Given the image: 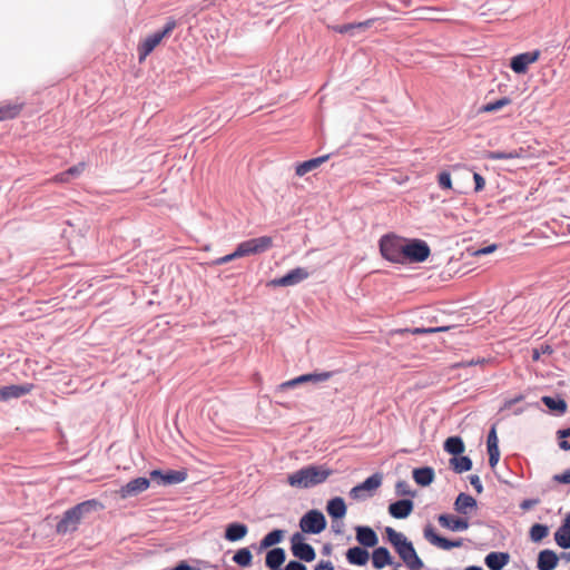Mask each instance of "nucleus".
<instances>
[{
    "label": "nucleus",
    "mask_w": 570,
    "mask_h": 570,
    "mask_svg": "<svg viewBox=\"0 0 570 570\" xmlns=\"http://www.w3.org/2000/svg\"><path fill=\"white\" fill-rule=\"evenodd\" d=\"M333 471L326 465L309 464L288 474L287 483L298 489H309L324 483Z\"/></svg>",
    "instance_id": "obj_1"
},
{
    "label": "nucleus",
    "mask_w": 570,
    "mask_h": 570,
    "mask_svg": "<svg viewBox=\"0 0 570 570\" xmlns=\"http://www.w3.org/2000/svg\"><path fill=\"white\" fill-rule=\"evenodd\" d=\"M98 507H100V503L97 500L91 499L68 509L63 512L60 521L57 523V532L59 534H66L76 531L81 519L86 514L97 510Z\"/></svg>",
    "instance_id": "obj_2"
},
{
    "label": "nucleus",
    "mask_w": 570,
    "mask_h": 570,
    "mask_svg": "<svg viewBox=\"0 0 570 570\" xmlns=\"http://www.w3.org/2000/svg\"><path fill=\"white\" fill-rule=\"evenodd\" d=\"M404 240L394 235H384L380 239V252L382 256L396 264H404Z\"/></svg>",
    "instance_id": "obj_3"
},
{
    "label": "nucleus",
    "mask_w": 570,
    "mask_h": 570,
    "mask_svg": "<svg viewBox=\"0 0 570 570\" xmlns=\"http://www.w3.org/2000/svg\"><path fill=\"white\" fill-rule=\"evenodd\" d=\"M176 28V20L168 19L165 23L164 28L159 31H156L148 37L139 45L138 52L139 59H145L153 50L161 42V40L170 35L173 30Z\"/></svg>",
    "instance_id": "obj_4"
},
{
    "label": "nucleus",
    "mask_w": 570,
    "mask_h": 570,
    "mask_svg": "<svg viewBox=\"0 0 570 570\" xmlns=\"http://www.w3.org/2000/svg\"><path fill=\"white\" fill-rule=\"evenodd\" d=\"M431 249L425 240L410 239L404 240V264L406 263H422L428 259Z\"/></svg>",
    "instance_id": "obj_5"
},
{
    "label": "nucleus",
    "mask_w": 570,
    "mask_h": 570,
    "mask_svg": "<svg viewBox=\"0 0 570 570\" xmlns=\"http://www.w3.org/2000/svg\"><path fill=\"white\" fill-rule=\"evenodd\" d=\"M273 245V238L271 236H261L242 242L237 245L235 253L238 258L262 254L268 250Z\"/></svg>",
    "instance_id": "obj_6"
},
{
    "label": "nucleus",
    "mask_w": 570,
    "mask_h": 570,
    "mask_svg": "<svg viewBox=\"0 0 570 570\" xmlns=\"http://www.w3.org/2000/svg\"><path fill=\"white\" fill-rule=\"evenodd\" d=\"M299 528L304 533L318 534L326 528L325 515L320 510H309L301 518Z\"/></svg>",
    "instance_id": "obj_7"
},
{
    "label": "nucleus",
    "mask_w": 570,
    "mask_h": 570,
    "mask_svg": "<svg viewBox=\"0 0 570 570\" xmlns=\"http://www.w3.org/2000/svg\"><path fill=\"white\" fill-rule=\"evenodd\" d=\"M444 450L452 454L449 464L455 473L463 472V440L461 436L448 438L444 442Z\"/></svg>",
    "instance_id": "obj_8"
},
{
    "label": "nucleus",
    "mask_w": 570,
    "mask_h": 570,
    "mask_svg": "<svg viewBox=\"0 0 570 570\" xmlns=\"http://www.w3.org/2000/svg\"><path fill=\"white\" fill-rule=\"evenodd\" d=\"M291 551L294 557L305 562H312L316 558L314 548L305 542V538L301 532H296L292 535Z\"/></svg>",
    "instance_id": "obj_9"
},
{
    "label": "nucleus",
    "mask_w": 570,
    "mask_h": 570,
    "mask_svg": "<svg viewBox=\"0 0 570 570\" xmlns=\"http://www.w3.org/2000/svg\"><path fill=\"white\" fill-rule=\"evenodd\" d=\"M309 272L304 267H296L279 278L272 279L268 285L273 287L295 286L307 279Z\"/></svg>",
    "instance_id": "obj_10"
},
{
    "label": "nucleus",
    "mask_w": 570,
    "mask_h": 570,
    "mask_svg": "<svg viewBox=\"0 0 570 570\" xmlns=\"http://www.w3.org/2000/svg\"><path fill=\"white\" fill-rule=\"evenodd\" d=\"M540 57L539 50L518 53L510 59V68L517 75H523L528 71L529 66L535 62Z\"/></svg>",
    "instance_id": "obj_11"
},
{
    "label": "nucleus",
    "mask_w": 570,
    "mask_h": 570,
    "mask_svg": "<svg viewBox=\"0 0 570 570\" xmlns=\"http://www.w3.org/2000/svg\"><path fill=\"white\" fill-rule=\"evenodd\" d=\"M333 374H334V372H318V373L315 372V373L303 374L295 379H292L289 381L282 383L279 385V389L287 390V389L295 387L303 383H313V384L322 383V382L330 380L333 376Z\"/></svg>",
    "instance_id": "obj_12"
},
{
    "label": "nucleus",
    "mask_w": 570,
    "mask_h": 570,
    "mask_svg": "<svg viewBox=\"0 0 570 570\" xmlns=\"http://www.w3.org/2000/svg\"><path fill=\"white\" fill-rule=\"evenodd\" d=\"M424 538L433 546L441 548L443 550H450L452 548H460L463 546V539L458 540H449L444 537L439 535L435 532V529L428 524L423 530Z\"/></svg>",
    "instance_id": "obj_13"
},
{
    "label": "nucleus",
    "mask_w": 570,
    "mask_h": 570,
    "mask_svg": "<svg viewBox=\"0 0 570 570\" xmlns=\"http://www.w3.org/2000/svg\"><path fill=\"white\" fill-rule=\"evenodd\" d=\"M498 248L497 244H489L487 246H474V245H465V274L472 272L474 268L472 267L473 262L468 259L471 258H479L484 255H489L493 252H495Z\"/></svg>",
    "instance_id": "obj_14"
},
{
    "label": "nucleus",
    "mask_w": 570,
    "mask_h": 570,
    "mask_svg": "<svg viewBox=\"0 0 570 570\" xmlns=\"http://www.w3.org/2000/svg\"><path fill=\"white\" fill-rule=\"evenodd\" d=\"M149 479L142 476L136 478L134 480H130L125 485H122L119 490V494L122 499L135 497L146 491L149 488Z\"/></svg>",
    "instance_id": "obj_15"
},
{
    "label": "nucleus",
    "mask_w": 570,
    "mask_h": 570,
    "mask_svg": "<svg viewBox=\"0 0 570 570\" xmlns=\"http://www.w3.org/2000/svg\"><path fill=\"white\" fill-rule=\"evenodd\" d=\"M33 385L30 383L26 384H11L0 389V402H7L12 399H19L31 392Z\"/></svg>",
    "instance_id": "obj_16"
},
{
    "label": "nucleus",
    "mask_w": 570,
    "mask_h": 570,
    "mask_svg": "<svg viewBox=\"0 0 570 570\" xmlns=\"http://www.w3.org/2000/svg\"><path fill=\"white\" fill-rule=\"evenodd\" d=\"M356 541L364 548H373L379 542L376 532L368 525L355 527Z\"/></svg>",
    "instance_id": "obj_17"
},
{
    "label": "nucleus",
    "mask_w": 570,
    "mask_h": 570,
    "mask_svg": "<svg viewBox=\"0 0 570 570\" xmlns=\"http://www.w3.org/2000/svg\"><path fill=\"white\" fill-rule=\"evenodd\" d=\"M414 504L410 499H401L389 505V513L395 519H405L413 511Z\"/></svg>",
    "instance_id": "obj_18"
},
{
    "label": "nucleus",
    "mask_w": 570,
    "mask_h": 570,
    "mask_svg": "<svg viewBox=\"0 0 570 570\" xmlns=\"http://www.w3.org/2000/svg\"><path fill=\"white\" fill-rule=\"evenodd\" d=\"M559 557L551 549L541 550L538 554V570H554L558 566Z\"/></svg>",
    "instance_id": "obj_19"
},
{
    "label": "nucleus",
    "mask_w": 570,
    "mask_h": 570,
    "mask_svg": "<svg viewBox=\"0 0 570 570\" xmlns=\"http://www.w3.org/2000/svg\"><path fill=\"white\" fill-rule=\"evenodd\" d=\"M374 19H368L362 22H351L340 26H334L333 30L342 33V35H350V36H356L360 32L365 31L367 28H370L374 23Z\"/></svg>",
    "instance_id": "obj_20"
},
{
    "label": "nucleus",
    "mask_w": 570,
    "mask_h": 570,
    "mask_svg": "<svg viewBox=\"0 0 570 570\" xmlns=\"http://www.w3.org/2000/svg\"><path fill=\"white\" fill-rule=\"evenodd\" d=\"M509 561L510 554L501 551H492L484 559V563L490 570H502Z\"/></svg>",
    "instance_id": "obj_21"
},
{
    "label": "nucleus",
    "mask_w": 570,
    "mask_h": 570,
    "mask_svg": "<svg viewBox=\"0 0 570 570\" xmlns=\"http://www.w3.org/2000/svg\"><path fill=\"white\" fill-rule=\"evenodd\" d=\"M248 533V527L242 522L228 523L225 528L224 538L227 541L236 542L242 540Z\"/></svg>",
    "instance_id": "obj_22"
},
{
    "label": "nucleus",
    "mask_w": 570,
    "mask_h": 570,
    "mask_svg": "<svg viewBox=\"0 0 570 570\" xmlns=\"http://www.w3.org/2000/svg\"><path fill=\"white\" fill-rule=\"evenodd\" d=\"M372 564L375 569H383L394 564L393 558L385 547H377L372 552Z\"/></svg>",
    "instance_id": "obj_23"
},
{
    "label": "nucleus",
    "mask_w": 570,
    "mask_h": 570,
    "mask_svg": "<svg viewBox=\"0 0 570 570\" xmlns=\"http://www.w3.org/2000/svg\"><path fill=\"white\" fill-rule=\"evenodd\" d=\"M326 511L333 520H341L346 514V504L343 498L334 497L327 501Z\"/></svg>",
    "instance_id": "obj_24"
},
{
    "label": "nucleus",
    "mask_w": 570,
    "mask_h": 570,
    "mask_svg": "<svg viewBox=\"0 0 570 570\" xmlns=\"http://www.w3.org/2000/svg\"><path fill=\"white\" fill-rule=\"evenodd\" d=\"M286 560V552L283 548H273L266 553L265 564L271 570L281 569Z\"/></svg>",
    "instance_id": "obj_25"
},
{
    "label": "nucleus",
    "mask_w": 570,
    "mask_h": 570,
    "mask_svg": "<svg viewBox=\"0 0 570 570\" xmlns=\"http://www.w3.org/2000/svg\"><path fill=\"white\" fill-rule=\"evenodd\" d=\"M541 402L550 412L557 415H563L568 409L567 402L560 396L543 395Z\"/></svg>",
    "instance_id": "obj_26"
},
{
    "label": "nucleus",
    "mask_w": 570,
    "mask_h": 570,
    "mask_svg": "<svg viewBox=\"0 0 570 570\" xmlns=\"http://www.w3.org/2000/svg\"><path fill=\"white\" fill-rule=\"evenodd\" d=\"M368 558V551L362 547H352L346 551L347 562L354 566H365Z\"/></svg>",
    "instance_id": "obj_27"
},
{
    "label": "nucleus",
    "mask_w": 570,
    "mask_h": 570,
    "mask_svg": "<svg viewBox=\"0 0 570 570\" xmlns=\"http://www.w3.org/2000/svg\"><path fill=\"white\" fill-rule=\"evenodd\" d=\"M330 158V155H323L316 158H312L308 160H305L296 166L295 173L297 176L302 177L305 174L316 169L322 164H324Z\"/></svg>",
    "instance_id": "obj_28"
},
{
    "label": "nucleus",
    "mask_w": 570,
    "mask_h": 570,
    "mask_svg": "<svg viewBox=\"0 0 570 570\" xmlns=\"http://www.w3.org/2000/svg\"><path fill=\"white\" fill-rule=\"evenodd\" d=\"M412 476L416 484L428 487L434 480V470L430 466L416 468L413 470Z\"/></svg>",
    "instance_id": "obj_29"
},
{
    "label": "nucleus",
    "mask_w": 570,
    "mask_h": 570,
    "mask_svg": "<svg viewBox=\"0 0 570 570\" xmlns=\"http://www.w3.org/2000/svg\"><path fill=\"white\" fill-rule=\"evenodd\" d=\"M438 521L441 524V527L446 528L449 530H463V518L461 517L443 513L438 517Z\"/></svg>",
    "instance_id": "obj_30"
},
{
    "label": "nucleus",
    "mask_w": 570,
    "mask_h": 570,
    "mask_svg": "<svg viewBox=\"0 0 570 570\" xmlns=\"http://www.w3.org/2000/svg\"><path fill=\"white\" fill-rule=\"evenodd\" d=\"M385 533L387 540L394 547L396 552H399V550H401L405 544L410 542L403 533L395 531L391 527L385 528Z\"/></svg>",
    "instance_id": "obj_31"
},
{
    "label": "nucleus",
    "mask_w": 570,
    "mask_h": 570,
    "mask_svg": "<svg viewBox=\"0 0 570 570\" xmlns=\"http://www.w3.org/2000/svg\"><path fill=\"white\" fill-rule=\"evenodd\" d=\"M187 479V472L184 470H169L165 472L161 484L171 485L184 482Z\"/></svg>",
    "instance_id": "obj_32"
},
{
    "label": "nucleus",
    "mask_w": 570,
    "mask_h": 570,
    "mask_svg": "<svg viewBox=\"0 0 570 570\" xmlns=\"http://www.w3.org/2000/svg\"><path fill=\"white\" fill-rule=\"evenodd\" d=\"M511 104V99L509 97H501L494 101H491V102H488V104H484L482 106H480L476 110V114H480V112H494V111H498L500 109H502L503 107L508 106Z\"/></svg>",
    "instance_id": "obj_33"
},
{
    "label": "nucleus",
    "mask_w": 570,
    "mask_h": 570,
    "mask_svg": "<svg viewBox=\"0 0 570 570\" xmlns=\"http://www.w3.org/2000/svg\"><path fill=\"white\" fill-rule=\"evenodd\" d=\"M285 531L281 529H275L271 532H268L262 540H261V549H267L269 547H273L277 543H279L284 538Z\"/></svg>",
    "instance_id": "obj_34"
},
{
    "label": "nucleus",
    "mask_w": 570,
    "mask_h": 570,
    "mask_svg": "<svg viewBox=\"0 0 570 570\" xmlns=\"http://www.w3.org/2000/svg\"><path fill=\"white\" fill-rule=\"evenodd\" d=\"M549 534V527L542 523H534L529 530V537L532 542H541Z\"/></svg>",
    "instance_id": "obj_35"
},
{
    "label": "nucleus",
    "mask_w": 570,
    "mask_h": 570,
    "mask_svg": "<svg viewBox=\"0 0 570 570\" xmlns=\"http://www.w3.org/2000/svg\"><path fill=\"white\" fill-rule=\"evenodd\" d=\"M253 554L248 548L237 550L233 557V561L240 567H249L252 564Z\"/></svg>",
    "instance_id": "obj_36"
},
{
    "label": "nucleus",
    "mask_w": 570,
    "mask_h": 570,
    "mask_svg": "<svg viewBox=\"0 0 570 570\" xmlns=\"http://www.w3.org/2000/svg\"><path fill=\"white\" fill-rule=\"evenodd\" d=\"M554 541L560 548L570 549V530L560 525L554 532Z\"/></svg>",
    "instance_id": "obj_37"
},
{
    "label": "nucleus",
    "mask_w": 570,
    "mask_h": 570,
    "mask_svg": "<svg viewBox=\"0 0 570 570\" xmlns=\"http://www.w3.org/2000/svg\"><path fill=\"white\" fill-rule=\"evenodd\" d=\"M382 474L381 473H374L367 479H365L362 483H360L364 491H367V493H372L382 484Z\"/></svg>",
    "instance_id": "obj_38"
},
{
    "label": "nucleus",
    "mask_w": 570,
    "mask_h": 570,
    "mask_svg": "<svg viewBox=\"0 0 570 570\" xmlns=\"http://www.w3.org/2000/svg\"><path fill=\"white\" fill-rule=\"evenodd\" d=\"M521 150H511V151H501V150H493L490 151L488 155V158L491 160H508V159H514L520 157Z\"/></svg>",
    "instance_id": "obj_39"
},
{
    "label": "nucleus",
    "mask_w": 570,
    "mask_h": 570,
    "mask_svg": "<svg viewBox=\"0 0 570 570\" xmlns=\"http://www.w3.org/2000/svg\"><path fill=\"white\" fill-rule=\"evenodd\" d=\"M402 560L410 570H420L423 567V561L417 556L415 549Z\"/></svg>",
    "instance_id": "obj_40"
},
{
    "label": "nucleus",
    "mask_w": 570,
    "mask_h": 570,
    "mask_svg": "<svg viewBox=\"0 0 570 570\" xmlns=\"http://www.w3.org/2000/svg\"><path fill=\"white\" fill-rule=\"evenodd\" d=\"M558 445L563 451L570 450V428L560 429L557 431Z\"/></svg>",
    "instance_id": "obj_41"
},
{
    "label": "nucleus",
    "mask_w": 570,
    "mask_h": 570,
    "mask_svg": "<svg viewBox=\"0 0 570 570\" xmlns=\"http://www.w3.org/2000/svg\"><path fill=\"white\" fill-rule=\"evenodd\" d=\"M20 111L18 105H4L0 107V121L16 117Z\"/></svg>",
    "instance_id": "obj_42"
},
{
    "label": "nucleus",
    "mask_w": 570,
    "mask_h": 570,
    "mask_svg": "<svg viewBox=\"0 0 570 570\" xmlns=\"http://www.w3.org/2000/svg\"><path fill=\"white\" fill-rule=\"evenodd\" d=\"M395 492L397 495H401V497H405V495L413 497L414 495V492L411 490L409 482L405 480H399L396 482Z\"/></svg>",
    "instance_id": "obj_43"
},
{
    "label": "nucleus",
    "mask_w": 570,
    "mask_h": 570,
    "mask_svg": "<svg viewBox=\"0 0 570 570\" xmlns=\"http://www.w3.org/2000/svg\"><path fill=\"white\" fill-rule=\"evenodd\" d=\"M350 497L354 500H365L366 498L372 497V493H367L361 484H357L351 489Z\"/></svg>",
    "instance_id": "obj_44"
},
{
    "label": "nucleus",
    "mask_w": 570,
    "mask_h": 570,
    "mask_svg": "<svg viewBox=\"0 0 570 570\" xmlns=\"http://www.w3.org/2000/svg\"><path fill=\"white\" fill-rule=\"evenodd\" d=\"M471 173H472V178H473V183H474V186H473L474 193L482 191L485 186L484 177L480 173H478L473 169H471Z\"/></svg>",
    "instance_id": "obj_45"
},
{
    "label": "nucleus",
    "mask_w": 570,
    "mask_h": 570,
    "mask_svg": "<svg viewBox=\"0 0 570 570\" xmlns=\"http://www.w3.org/2000/svg\"><path fill=\"white\" fill-rule=\"evenodd\" d=\"M487 446H488V451L499 450L498 436H497V431H495L494 426H492L491 430L489 431Z\"/></svg>",
    "instance_id": "obj_46"
},
{
    "label": "nucleus",
    "mask_w": 570,
    "mask_h": 570,
    "mask_svg": "<svg viewBox=\"0 0 570 570\" xmlns=\"http://www.w3.org/2000/svg\"><path fill=\"white\" fill-rule=\"evenodd\" d=\"M83 169H85V164L79 163L75 166H71L67 170H65V175L69 176L70 179H72V178L80 176L82 174Z\"/></svg>",
    "instance_id": "obj_47"
},
{
    "label": "nucleus",
    "mask_w": 570,
    "mask_h": 570,
    "mask_svg": "<svg viewBox=\"0 0 570 570\" xmlns=\"http://www.w3.org/2000/svg\"><path fill=\"white\" fill-rule=\"evenodd\" d=\"M439 185L442 189H449L452 186L451 175L448 171L439 174Z\"/></svg>",
    "instance_id": "obj_48"
},
{
    "label": "nucleus",
    "mask_w": 570,
    "mask_h": 570,
    "mask_svg": "<svg viewBox=\"0 0 570 570\" xmlns=\"http://www.w3.org/2000/svg\"><path fill=\"white\" fill-rule=\"evenodd\" d=\"M476 507H478L476 500L472 495L465 494V515L468 514V512L470 510L476 509ZM468 528H469V522H468V518L465 517V530Z\"/></svg>",
    "instance_id": "obj_49"
},
{
    "label": "nucleus",
    "mask_w": 570,
    "mask_h": 570,
    "mask_svg": "<svg viewBox=\"0 0 570 570\" xmlns=\"http://www.w3.org/2000/svg\"><path fill=\"white\" fill-rule=\"evenodd\" d=\"M552 480L560 484H570V468L562 473L554 474Z\"/></svg>",
    "instance_id": "obj_50"
},
{
    "label": "nucleus",
    "mask_w": 570,
    "mask_h": 570,
    "mask_svg": "<svg viewBox=\"0 0 570 570\" xmlns=\"http://www.w3.org/2000/svg\"><path fill=\"white\" fill-rule=\"evenodd\" d=\"M468 479H469L470 484L474 488V490L478 493H481L483 491V485H482V482H481L479 475L471 474L468 476Z\"/></svg>",
    "instance_id": "obj_51"
},
{
    "label": "nucleus",
    "mask_w": 570,
    "mask_h": 570,
    "mask_svg": "<svg viewBox=\"0 0 570 570\" xmlns=\"http://www.w3.org/2000/svg\"><path fill=\"white\" fill-rule=\"evenodd\" d=\"M236 258H238V257L236 256V253L234 250L233 253H230L228 255H225V256H222V257L215 259L213 262V264L216 265V266H219V265L227 264V263H229V262H232V261H234Z\"/></svg>",
    "instance_id": "obj_52"
},
{
    "label": "nucleus",
    "mask_w": 570,
    "mask_h": 570,
    "mask_svg": "<svg viewBox=\"0 0 570 570\" xmlns=\"http://www.w3.org/2000/svg\"><path fill=\"white\" fill-rule=\"evenodd\" d=\"M491 361L489 358H485V357H478V358H472V360H469L466 361L465 360V368L468 366H483L485 364H489Z\"/></svg>",
    "instance_id": "obj_53"
},
{
    "label": "nucleus",
    "mask_w": 570,
    "mask_h": 570,
    "mask_svg": "<svg viewBox=\"0 0 570 570\" xmlns=\"http://www.w3.org/2000/svg\"><path fill=\"white\" fill-rule=\"evenodd\" d=\"M445 327H415L413 330L414 334H423V333H435L440 331H444Z\"/></svg>",
    "instance_id": "obj_54"
},
{
    "label": "nucleus",
    "mask_w": 570,
    "mask_h": 570,
    "mask_svg": "<svg viewBox=\"0 0 570 570\" xmlns=\"http://www.w3.org/2000/svg\"><path fill=\"white\" fill-rule=\"evenodd\" d=\"M285 570H307V568L302 562L292 560L286 564Z\"/></svg>",
    "instance_id": "obj_55"
},
{
    "label": "nucleus",
    "mask_w": 570,
    "mask_h": 570,
    "mask_svg": "<svg viewBox=\"0 0 570 570\" xmlns=\"http://www.w3.org/2000/svg\"><path fill=\"white\" fill-rule=\"evenodd\" d=\"M488 454H489V464L491 468H494L499 462L500 451L499 450L488 451Z\"/></svg>",
    "instance_id": "obj_56"
},
{
    "label": "nucleus",
    "mask_w": 570,
    "mask_h": 570,
    "mask_svg": "<svg viewBox=\"0 0 570 570\" xmlns=\"http://www.w3.org/2000/svg\"><path fill=\"white\" fill-rule=\"evenodd\" d=\"M540 502L539 499H525L520 503V508L522 510H530L532 507L537 505Z\"/></svg>",
    "instance_id": "obj_57"
},
{
    "label": "nucleus",
    "mask_w": 570,
    "mask_h": 570,
    "mask_svg": "<svg viewBox=\"0 0 570 570\" xmlns=\"http://www.w3.org/2000/svg\"><path fill=\"white\" fill-rule=\"evenodd\" d=\"M412 550H414V547H413V543L410 541L401 550H399L397 554L400 556L401 559H403L407 554H410Z\"/></svg>",
    "instance_id": "obj_58"
},
{
    "label": "nucleus",
    "mask_w": 570,
    "mask_h": 570,
    "mask_svg": "<svg viewBox=\"0 0 570 570\" xmlns=\"http://www.w3.org/2000/svg\"><path fill=\"white\" fill-rule=\"evenodd\" d=\"M332 530L336 534H342L344 531V523L343 521L333 520L332 522Z\"/></svg>",
    "instance_id": "obj_59"
},
{
    "label": "nucleus",
    "mask_w": 570,
    "mask_h": 570,
    "mask_svg": "<svg viewBox=\"0 0 570 570\" xmlns=\"http://www.w3.org/2000/svg\"><path fill=\"white\" fill-rule=\"evenodd\" d=\"M454 508L459 513H463V492H460L455 499Z\"/></svg>",
    "instance_id": "obj_60"
},
{
    "label": "nucleus",
    "mask_w": 570,
    "mask_h": 570,
    "mask_svg": "<svg viewBox=\"0 0 570 570\" xmlns=\"http://www.w3.org/2000/svg\"><path fill=\"white\" fill-rule=\"evenodd\" d=\"M314 570H334L331 561H321Z\"/></svg>",
    "instance_id": "obj_61"
},
{
    "label": "nucleus",
    "mask_w": 570,
    "mask_h": 570,
    "mask_svg": "<svg viewBox=\"0 0 570 570\" xmlns=\"http://www.w3.org/2000/svg\"><path fill=\"white\" fill-rule=\"evenodd\" d=\"M522 400H523V395H522V394H520V395H518V396H515V397H513V399H510V400L505 401V403H504V407L509 409V407H511L513 404H515V403H518V402H520V401H522Z\"/></svg>",
    "instance_id": "obj_62"
},
{
    "label": "nucleus",
    "mask_w": 570,
    "mask_h": 570,
    "mask_svg": "<svg viewBox=\"0 0 570 570\" xmlns=\"http://www.w3.org/2000/svg\"><path fill=\"white\" fill-rule=\"evenodd\" d=\"M170 570H194L191 566H189L186 561H180L177 566H175Z\"/></svg>",
    "instance_id": "obj_63"
},
{
    "label": "nucleus",
    "mask_w": 570,
    "mask_h": 570,
    "mask_svg": "<svg viewBox=\"0 0 570 570\" xmlns=\"http://www.w3.org/2000/svg\"><path fill=\"white\" fill-rule=\"evenodd\" d=\"M165 472H163L161 470H153L150 472V478L153 480H157L159 479L160 480V483L163 482V476H164Z\"/></svg>",
    "instance_id": "obj_64"
}]
</instances>
